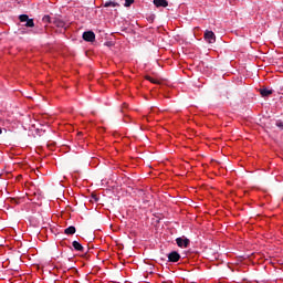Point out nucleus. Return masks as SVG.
<instances>
[{"label": "nucleus", "instance_id": "5", "mask_svg": "<svg viewBox=\"0 0 283 283\" xmlns=\"http://www.w3.org/2000/svg\"><path fill=\"white\" fill-rule=\"evenodd\" d=\"M180 260V254L176 251H172L168 254V262H178Z\"/></svg>", "mask_w": 283, "mask_h": 283}, {"label": "nucleus", "instance_id": "13", "mask_svg": "<svg viewBox=\"0 0 283 283\" xmlns=\"http://www.w3.org/2000/svg\"><path fill=\"white\" fill-rule=\"evenodd\" d=\"M43 21H45L46 23H52V19L50 18V15H44Z\"/></svg>", "mask_w": 283, "mask_h": 283}, {"label": "nucleus", "instance_id": "8", "mask_svg": "<svg viewBox=\"0 0 283 283\" xmlns=\"http://www.w3.org/2000/svg\"><path fill=\"white\" fill-rule=\"evenodd\" d=\"M64 233H65L66 235H74V233H76V228L73 227V226H71V227H69V228H66V229L64 230Z\"/></svg>", "mask_w": 283, "mask_h": 283}, {"label": "nucleus", "instance_id": "11", "mask_svg": "<svg viewBox=\"0 0 283 283\" xmlns=\"http://www.w3.org/2000/svg\"><path fill=\"white\" fill-rule=\"evenodd\" d=\"M54 23L55 25H57V28H65V22H63L62 20H55Z\"/></svg>", "mask_w": 283, "mask_h": 283}, {"label": "nucleus", "instance_id": "15", "mask_svg": "<svg viewBox=\"0 0 283 283\" xmlns=\"http://www.w3.org/2000/svg\"><path fill=\"white\" fill-rule=\"evenodd\" d=\"M277 127H283L282 123H276Z\"/></svg>", "mask_w": 283, "mask_h": 283}, {"label": "nucleus", "instance_id": "9", "mask_svg": "<svg viewBox=\"0 0 283 283\" xmlns=\"http://www.w3.org/2000/svg\"><path fill=\"white\" fill-rule=\"evenodd\" d=\"M118 7V2H114L112 0L104 3V8H116Z\"/></svg>", "mask_w": 283, "mask_h": 283}, {"label": "nucleus", "instance_id": "4", "mask_svg": "<svg viewBox=\"0 0 283 283\" xmlns=\"http://www.w3.org/2000/svg\"><path fill=\"white\" fill-rule=\"evenodd\" d=\"M205 40L207 43H216V33H213V31L207 30L205 32Z\"/></svg>", "mask_w": 283, "mask_h": 283}, {"label": "nucleus", "instance_id": "16", "mask_svg": "<svg viewBox=\"0 0 283 283\" xmlns=\"http://www.w3.org/2000/svg\"><path fill=\"white\" fill-rule=\"evenodd\" d=\"M0 134H3V130L0 128Z\"/></svg>", "mask_w": 283, "mask_h": 283}, {"label": "nucleus", "instance_id": "14", "mask_svg": "<svg viewBox=\"0 0 283 283\" xmlns=\"http://www.w3.org/2000/svg\"><path fill=\"white\" fill-rule=\"evenodd\" d=\"M146 78H147V81H149L150 83H158V81L154 80L151 76H147Z\"/></svg>", "mask_w": 283, "mask_h": 283}, {"label": "nucleus", "instance_id": "6", "mask_svg": "<svg viewBox=\"0 0 283 283\" xmlns=\"http://www.w3.org/2000/svg\"><path fill=\"white\" fill-rule=\"evenodd\" d=\"M153 3L156 6V8H167V6H169L167 0H154Z\"/></svg>", "mask_w": 283, "mask_h": 283}, {"label": "nucleus", "instance_id": "10", "mask_svg": "<svg viewBox=\"0 0 283 283\" xmlns=\"http://www.w3.org/2000/svg\"><path fill=\"white\" fill-rule=\"evenodd\" d=\"M73 248L75 249V251H83V245L81 243H78V241H73Z\"/></svg>", "mask_w": 283, "mask_h": 283}, {"label": "nucleus", "instance_id": "2", "mask_svg": "<svg viewBox=\"0 0 283 283\" xmlns=\"http://www.w3.org/2000/svg\"><path fill=\"white\" fill-rule=\"evenodd\" d=\"M83 39L88 43H94V41L96 40V34H94V31H86L83 33Z\"/></svg>", "mask_w": 283, "mask_h": 283}, {"label": "nucleus", "instance_id": "12", "mask_svg": "<svg viewBox=\"0 0 283 283\" xmlns=\"http://www.w3.org/2000/svg\"><path fill=\"white\" fill-rule=\"evenodd\" d=\"M132 3H134V0H125V8H129V6H132Z\"/></svg>", "mask_w": 283, "mask_h": 283}, {"label": "nucleus", "instance_id": "3", "mask_svg": "<svg viewBox=\"0 0 283 283\" xmlns=\"http://www.w3.org/2000/svg\"><path fill=\"white\" fill-rule=\"evenodd\" d=\"M177 245L180 247V249H187L189 247V239L186 237H180L176 239Z\"/></svg>", "mask_w": 283, "mask_h": 283}, {"label": "nucleus", "instance_id": "7", "mask_svg": "<svg viewBox=\"0 0 283 283\" xmlns=\"http://www.w3.org/2000/svg\"><path fill=\"white\" fill-rule=\"evenodd\" d=\"M260 94H261V96H263V98H266V96H271V94H273V90L260 88Z\"/></svg>", "mask_w": 283, "mask_h": 283}, {"label": "nucleus", "instance_id": "1", "mask_svg": "<svg viewBox=\"0 0 283 283\" xmlns=\"http://www.w3.org/2000/svg\"><path fill=\"white\" fill-rule=\"evenodd\" d=\"M19 20L21 21V23H24L25 28H34V20L30 19L28 14H21L19 17Z\"/></svg>", "mask_w": 283, "mask_h": 283}]
</instances>
